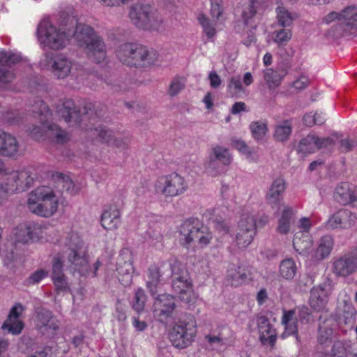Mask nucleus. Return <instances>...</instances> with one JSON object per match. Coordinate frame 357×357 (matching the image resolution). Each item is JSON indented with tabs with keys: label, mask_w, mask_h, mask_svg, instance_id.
<instances>
[{
	"label": "nucleus",
	"mask_w": 357,
	"mask_h": 357,
	"mask_svg": "<svg viewBox=\"0 0 357 357\" xmlns=\"http://www.w3.org/2000/svg\"><path fill=\"white\" fill-rule=\"evenodd\" d=\"M22 60L20 54L13 52L0 51V82L9 83L13 82L15 76L12 70L6 68V66L15 65Z\"/></svg>",
	"instance_id": "13"
},
{
	"label": "nucleus",
	"mask_w": 357,
	"mask_h": 357,
	"mask_svg": "<svg viewBox=\"0 0 357 357\" xmlns=\"http://www.w3.org/2000/svg\"><path fill=\"white\" fill-rule=\"evenodd\" d=\"M334 197L337 202L346 205L357 200V188L348 183H341L335 189Z\"/></svg>",
	"instance_id": "24"
},
{
	"label": "nucleus",
	"mask_w": 357,
	"mask_h": 357,
	"mask_svg": "<svg viewBox=\"0 0 357 357\" xmlns=\"http://www.w3.org/2000/svg\"><path fill=\"white\" fill-rule=\"evenodd\" d=\"M274 33L275 37L273 40L279 45L286 44L292 36L291 31L289 29H282L280 30L275 31Z\"/></svg>",
	"instance_id": "53"
},
{
	"label": "nucleus",
	"mask_w": 357,
	"mask_h": 357,
	"mask_svg": "<svg viewBox=\"0 0 357 357\" xmlns=\"http://www.w3.org/2000/svg\"><path fill=\"white\" fill-rule=\"evenodd\" d=\"M291 132V121L288 119L275 126L273 136L277 141L283 142L289 139Z\"/></svg>",
	"instance_id": "38"
},
{
	"label": "nucleus",
	"mask_w": 357,
	"mask_h": 357,
	"mask_svg": "<svg viewBox=\"0 0 357 357\" xmlns=\"http://www.w3.org/2000/svg\"><path fill=\"white\" fill-rule=\"evenodd\" d=\"M50 136L54 139L57 143H63L68 140V134L63 130L61 129L57 125L52 124L48 127Z\"/></svg>",
	"instance_id": "50"
},
{
	"label": "nucleus",
	"mask_w": 357,
	"mask_h": 357,
	"mask_svg": "<svg viewBox=\"0 0 357 357\" xmlns=\"http://www.w3.org/2000/svg\"><path fill=\"white\" fill-rule=\"evenodd\" d=\"M197 19L208 38H213L216 35V30L211 20L204 13H200Z\"/></svg>",
	"instance_id": "47"
},
{
	"label": "nucleus",
	"mask_w": 357,
	"mask_h": 357,
	"mask_svg": "<svg viewBox=\"0 0 357 357\" xmlns=\"http://www.w3.org/2000/svg\"><path fill=\"white\" fill-rule=\"evenodd\" d=\"M162 277L161 269L157 265L153 264L148 268L146 285L151 295L153 297L157 295V289L160 284Z\"/></svg>",
	"instance_id": "30"
},
{
	"label": "nucleus",
	"mask_w": 357,
	"mask_h": 357,
	"mask_svg": "<svg viewBox=\"0 0 357 357\" xmlns=\"http://www.w3.org/2000/svg\"><path fill=\"white\" fill-rule=\"evenodd\" d=\"M215 229L222 234H226L229 232V225L225 220L215 219L213 221Z\"/></svg>",
	"instance_id": "63"
},
{
	"label": "nucleus",
	"mask_w": 357,
	"mask_h": 357,
	"mask_svg": "<svg viewBox=\"0 0 357 357\" xmlns=\"http://www.w3.org/2000/svg\"><path fill=\"white\" fill-rule=\"evenodd\" d=\"M350 346L343 342L336 341L333 343L331 352L330 357H347L349 351Z\"/></svg>",
	"instance_id": "48"
},
{
	"label": "nucleus",
	"mask_w": 357,
	"mask_h": 357,
	"mask_svg": "<svg viewBox=\"0 0 357 357\" xmlns=\"http://www.w3.org/2000/svg\"><path fill=\"white\" fill-rule=\"evenodd\" d=\"M116 272L119 281L125 287L130 285L132 281L133 266L130 251L122 249L116 261Z\"/></svg>",
	"instance_id": "11"
},
{
	"label": "nucleus",
	"mask_w": 357,
	"mask_h": 357,
	"mask_svg": "<svg viewBox=\"0 0 357 357\" xmlns=\"http://www.w3.org/2000/svg\"><path fill=\"white\" fill-rule=\"evenodd\" d=\"M172 270V287L181 301L189 303L193 301L192 282L185 266L177 259L169 260Z\"/></svg>",
	"instance_id": "6"
},
{
	"label": "nucleus",
	"mask_w": 357,
	"mask_h": 357,
	"mask_svg": "<svg viewBox=\"0 0 357 357\" xmlns=\"http://www.w3.org/2000/svg\"><path fill=\"white\" fill-rule=\"evenodd\" d=\"M231 145L233 147L236 149L238 151H240L243 154H245L247 155H251L252 153V151L248 147V146L246 144V143L241 139H236V138L232 139H231Z\"/></svg>",
	"instance_id": "58"
},
{
	"label": "nucleus",
	"mask_w": 357,
	"mask_h": 357,
	"mask_svg": "<svg viewBox=\"0 0 357 357\" xmlns=\"http://www.w3.org/2000/svg\"><path fill=\"white\" fill-rule=\"evenodd\" d=\"M255 229V215L249 212L243 213L241 215L236 235V245L239 248H245L252 243L256 233Z\"/></svg>",
	"instance_id": "9"
},
{
	"label": "nucleus",
	"mask_w": 357,
	"mask_h": 357,
	"mask_svg": "<svg viewBox=\"0 0 357 357\" xmlns=\"http://www.w3.org/2000/svg\"><path fill=\"white\" fill-rule=\"evenodd\" d=\"M333 271L338 277H347L357 271V256H344L333 263Z\"/></svg>",
	"instance_id": "19"
},
{
	"label": "nucleus",
	"mask_w": 357,
	"mask_h": 357,
	"mask_svg": "<svg viewBox=\"0 0 357 357\" xmlns=\"http://www.w3.org/2000/svg\"><path fill=\"white\" fill-rule=\"evenodd\" d=\"M228 89L229 92L232 95H236L238 93L243 91V88L241 84V77H231L227 85Z\"/></svg>",
	"instance_id": "55"
},
{
	"label": "nucleus",
	"mask_w": 357,
	"mask_h": 357,
	"mask_svg": "<svg viewBox=\"0 0 357 357\" xmlns=\"http://www.w3.org/2000/svg\"><path fill=\"white\" fill-rule=\"evenodd\" d=\"M312 245V241L310 236L302 233L301 236L296 234L293 240L294 250L300 255H307Z\"/></svg>",
	"instance_id": "36"
},
{
	"label": "nucleus",
	"mask_w": 357,
	"mask_h": 357,
	"mask_svg": "<svg viewBox=\"0 0 357 357\" xmlns=\"http://www.w3.org/2000/svg\"><path fill=\"white\" fill-rule=\"evenodd\" d=\"M185 79L183 77L175 76L170 82L168 93L174 97L185 89Z\"/></svg>",
	"instance_id": "49"
},
{
	"label": "nucleus",
	"mask_w": 357,
	"mask_h": 357,
	"mask_svg": "<svg viewBox=\"0 0 357 357\" xmlns=\"http://www.w3.org/2000/svg\"><path fill=\"white\" fill-rule=\"evenodd\" d=\"M53 178L56 183V187L60 188L61 191H66L70 194L76 192L75 184L69 176L56 173L53 175Z\"/></svg>",
	"instance_id": "40"
},
{
	"label": "nucleus",
	"mask_w": 357,
	"mask_h": 357,
	"mask_svg": "<svg viewBox=\"0 0 357 357\" xmlns=\"http://www.w3.org/2000/svg\"><path fill=\"white\" fill-rule=\"evenodd\" d=\"M93 135H97L99 139L109 144L112 142L113 137H114V132L104 127L100 126L93 130Z\"/></svg>",
	"instance_id": "52"
},
{
	"label": "nucleus",
	"mask_w": 357,
	"mask_h": 357,
	"mask_svg": "<svg viewBox=\"0 0 357 357\" xmlns=\"http://www.w3.org/2000/svg\"><path fill=\"white\" fill-rule=\"evenodd\" d=\"M47 66L56 78L64 79L70 75L73 63L68 57L59 54L50 59Z\"/></svg>",
	"instance_id": "15"
},
{
	"label": "nucleus",
	"mask_w": 357,
	"mask_h": 357,
	"mask_svg": "<svg viewBox=\"0 0 357 357\" xmlns=\"http://www.w3.org/2000/svg\"><path fill=\"white\" fill-rule=\"evenodd\" d=\"M316 151L315 135H308L302 139L298 146V151L303 153H311Z\"/></svg>",
	"instance_id": "44"
},
{
	"label": "nucleus",
	"mask_w": 357,
	"mask_h": 357,
	"mask_svg": "<svg viewBox=\"0 0 357 357\" xmlns=\"http://www.w3.org/2000/svg\"><path fill=\"white\" fill-rule=\"evenodd\" d=\"M120 222L121 213L116 206H109L101 215V225L107 230L117 229Z\"/></svg>",
	"instance_id": "29"
},
{
	"label": "nucleus",
	"mask_w": 357,
	"mask_h": 357,
	"mask_svg": "<svg viewBox=\"0 0 357 357\" xmlns=\"http://www.w3.org/2000/svg\"><path fill=\"white\" fill-rule=\"evenodd\" d=\"M210 13L214 20H219L224 11L222 0H210Z\"/></svg>",
	"instance_id": "54"
},
{
	"label": "nucleus",
	"mask_w": 357,
	"mask_h": 357,
	"mask_svg": "<svg viewBox=\"0 0 357 357\" xmlns=\"http://www.w3.org/2000/svg\"><path fill=\"white\" fill-rule=\"evenodd\" d=\"M75 40L77 45L84 49L89 59L97 63H100L105 60L107 55L105 44L92 27L79 24L77 26Z\"/></svg>",
	"instance_id": "3"
},
{
	"label": "nucleus",
	"mask_w": 357,
	"mask_h": 357,
	"mask_svg": "<svg viewBox=\"0 0 357 357\" xmlns=\"http://www.w3.org/2000/svg\"><path fill=\"white\" fill-rule=\"evenodd\" d=\"M37 322V326L40 328L45 327L56 331L59 328V321L52 314L51 311L46 309H41L38 312Z\"/></svg>",
	"instance_id": "33"
},
{
	"label": "nucleus",
	"mask_w": 357,
	"mask_h": 357,
	"mask_svg": "<svg viewBox=\"0 0 357 357\" xmlns=\"http://www.w3.org/2000/svg\"><path fill=\"white\" fill-rule=\"evenodd\" d=\"M356 312V310L353 305L345 303L342 313L345 324H353Z\"/></svg>",
	"instance_id": "56"
},
{
	"label": "nucleus",
	"mask_w": 357,
	"mask_h": 357,
	"mask_svg": "<svg viewBox=\"0 0 357 357\" xmlns=\"http://www.w3.org/2000/svg\"><path fill=\"white\" fill-rule=\"evenodd\" d=\"M251 275L248 268L233 266L227 271V279L231 286L238 287L250 280Z\"/></svg>",
	"instance_id": "26"
},
{
	"label": "nucleus",
	"mask_w": 357,
	"mask_h": 357,
	"mask_svg": "<svg viewBox=\"0 0 357 357\" xmlns=\"http://www.w3.org/2000/svg\"><path fill=\"white\" fill-rule=\"evenodd\" d=\"M334 245L332 236L326 235L323 236L319 243L317 248L312 254V259L314 261H321L326 259L331 254Z\"/></svg>",
	"instance_id": "28"
},
{
	"label": "nucleus",
	"mask_w": 357,
	"mask_h": 357,
	"mask_svg": "<svg viewBox=\"0 0 357 357\" xmlns=\"http://www.w3.org/2000/svg\"><path fill=\"white\" fill-rule=\"evenodd\" d=\"M294 211L291 207L284 206L276 230L281 234H287L289 230L291 223L294 222Z\"/></svg>",
	"instance_id": "34"
},
{
	"label": "nucleus",
	"mask_w": 357,
	"mask_h": 357,
	"mask_svg": "<svg viewBox=\"0 0 357 357\" xmlns=\"http://www.w3.org/2000/svg\"><path fill=\"white\" fill-rule=\"evenodd\" d=\"M354 6H348L340 12V20L343 21L347 31H357V13Z\"/></svg>",
	"instance_id": "35"
},
{
	"label": "nucleus",
	"mask_w": 357,
	"mask_h": 357,
	"mask_svg": "<svg viewBox=\"0 0 357 357\" xmlns=\"http://www.w3.org/2000/svg\"><path fill=\"white\" fill-rule=\"evenodd\" d=\"M333 321L320 316L318 324L317 341L321 344H325L331 342L333 335Z\"/></svg>",
	"instance_id": "32"
},
{
	"label": "nucleus",
	"mask_w": 357,
	"mask_h": 357,
	"mask_svg": "<svg viewBox=\"0 0 357 357\" xmlns=\"http://www.w3.org/2000/svg\"><path fill=\"white\" fill-rule=\"evenodd\" d=\"M29 229L31 231V236H33V241L38 239L41 236L45 227L38 223L29 222Z\"/></svg>",
	"instance_id": "64"
},
{
	"label": "nucleus",
	"mask_w": 357,
	"mask_h": 357,
	"mask_svg": "<svg viewBox=\"0 0 357 357\" xmlns=\"http://www.w3.org/2000/svg\"><path fill=\"white\" fill-rule=\"evenodd\" d=\"M56 113L59 116L63 119L66 122L73 121L79 123L80 121L79 111L77 109L72 100H67L58 106Z\"/></svg>",
	"instance_id": "27"
},
{
	"label": "nucleus",
	"mask_w": 357,
	"mask_h": 357,
	"mask_svg": "<svg viewBox=\"0 0 357 357\" xmlns=\"http://www.w3.org/2000/svg\"><path fill=\"white\" fill-rule=\"evenodd\" d=\"M22 310L23 306L20 303H17L13 306L10 311L7 320L3 324L2 328L8 330V333L13 335L20 334L24 327L22 322L18 320Z\"/></svg>",
	"instance_id": "23"
},
{
	"label": "nucleus",
	"mask_w": 357,
	"mask_h": 357,
	"mask_svg": "<svg viewBox=\"0 0 357 357\" xmlns=\"http://www.w3.org/2000/svg\"><path fill=\"white\" fill-rule=\"evenodd\" d=\"M8 181L12 186V190L24 191L29 188L32 182L33 178L31 177L29 172L23 171H15L10 172Z\"/></svg>",
	"instance_id": "22"
},
{
	"label": "nucleus",
	"mask_w": 357,
	"mask_h": 357,
	"mask_svg": "<svg viewBox=\"0 0 357 357\" xmlns=\"http://www.w3.org/2000/svg\"><path fill=\"white\" fill-rule=\"evenodd\" d=\"M77 19L73 16H66L61 22V28L57 29L48 20H42L38 26L37 34L40 43L50 49L58 50L66 47L69 39L77 32Z\"/></svg>",
	"instance_id": "1"
},
{
	"label": "nucleus",
	"mask_w": 357,
	"mask_h": 357,
	"mask_svg": "<svg viewBox=\"0 0 357 357\" xmlns=\"http://www.w3.org/2000/svg\"><path fill=\"white\" fill-rule=\"evenodd\" d=\"M116 56L123 63L135 68L149 67L155 65L158 59V54L155 50L129 43L118 47Z\"/></svg>",
	"instance_id": "2"
},
{
	"label": "nucleus",
	"mask_w": 357,
	"mask_h": 357,
	"mask_svg": "<svg viewBox=\"0 0 357 357\" xmlns=\"http://www.w3.org/2000/svg\"><path fill=\"white\" fill-rule=\"evenodd\" d=\"M175 298L169 294H163L155 298L153 314L162 324H167L176 309Z\"/></svg>",
	"instance_id": "10"
},
{
	"label": "nucleus",
	"mask_w": 357,
	"mask_h": 357,
	"mask_svg": "<svg viewBox=\"0 0 357 357\" xmlns=\"http://www.w3.org/2000/svg\"><path fill=\"white\" fill-rule=\"evenodd\" d=\"M330 294V285L327 284H320L311 289L309 303L311 307L317 312L326 309Z\"/></svg>",
	"instance_id": "18"
},
{
	"label": "nucleus",
	"mask_w": 357,
	"mask_h": 357,
	"mask_svg": "<svg viewBox=\"0 0 357 357\" xmlns=\"http://www.w3.org/2000/svg\"><path fill=\"white\" fill-rule=\"evenodd\" d=\"M52 279L57 293L60 291H66L69 289L66 275L61 277L52 278Z\"/></svg>",
	"instance_id": "60"
},
{
	"label": "nucleus",
	"mask_w": 357,
	"mask_h": 357,
	"mask_svg": "<svg viewBox=\"0 0 357 357\" xmlns=\"http://www.w3.org/2000/svg\"><path fill=\"white\" fill-rule=\"evenodd\" d=\"M205 340L214 349H218L224 345L223 339L220 335L208 334L205 336Z\"/></svg>",
	"instance_id": "62"
},
{
	"label": "nucleus",
	"mask_w": 357,
	"mask_h": 357,
	"mask_svg": "<svg viewBox=\"0 0 357 357\" xmlns=\"http://www.w3.org/2000/svg\"><path fill=\"white\" fill-rule=\"evenodd\" d=\"M129 17L132 23L139 29H146L153 25V13L149 5H132L130 9Z\"/></svg>",
	"instance_id": "12"
},
{
	"label": "nucleus",
	"mask_w": 357,
	"mask_h": 357,
	"mask_svg": "<svg viewBox=\"0 0 357 357\" xmlns=\"http://www.w3.org/2000/svg\"><path fill=\"white\" fill-rule=\"evenodd\" d=\"M315 144L316 150H319L331 147L335 144V142L333 138L329 137L321 138L315 135Z\"/></svg>",
	"instance_id": "61"
},
{
	"label": "nucleus",
	"mask_w": 357,
	"mask_h": 357,
	"mask_svg": "<svg viewBox=\"0 0 357 357\" xmlns=\"http://www.w3.org/2000/svg\"><path fill=\"white\" fill-rule=\"evenodd\" d=\"M36 106H39L40 110L36 112L35 109H33V112L35 114H38L40 121L43 122L47 121L51 114L47 105L43 101L40 100L36 102Z\"/></svg>",
	"instance_id": "59"
},
{
	"label": "nucleus",
	"mask_w": 357,
	"mask_h": 357,
	"mask_svg": "<svg viewBox=\"0 0 357 357\" xmlns=\"http://www.w3.org/2000/svg\"><path fill=\"white\" fill-rule=\"evenodd\" d=\"M297 272V266L292 259H284L280 266V274L286 280H291Z\"/></svg>",
	"instance_id": "39"
},
{
	"label": "nucleus",
	"mask_w": 357,
	"mask_h": 357,
	"mask_svg": "<svg viewBox=\"0 0 357 357\" xmlns=\"http://www.w3.org/2000/svg\"><path fill=\"white\" fill-rule=\"evenodd\" d=\"M68 260L75 266V269L79 271L87 266L88 261L84 251L78 249H71L68 255Z\"/></svg>",
	"instance_id": "37"
},
{
	"label": "nucleus",
	"mask_w": 357,
	"mask_h": 357,
	"mask_svg": "<svg viewBox=\"0 0 357 357\" xmlns=\"http://www.w3.org/2000/svg\"><path fill=\"white\" fill-rule=\"evenodd\" d=\"M146 300L147 296L144 290L141 287L136 289L134 299L132 303L133 310L138 314L142 312L144 310Z\"/></svg>",
	"instance_id": "42"
},
{
	"label": "nucleus",
	"mask_w": 357,
	"mask_h": 357,
	"mask_svg": "<svg viewBox=\"0 0 357 357\" xmlns=\"http://www.w3.org/2000/svg\"><path fill=\"white\" fill-rule=\"evenodd\" d=\"M31 233L29 223L19 225L15 234L16 241L22 243H28L33 241V236H31Z\"/></svg>",
	"instance_id": "45"
},
{
	"label": "nucleus",
	"mask_w": 357,
	"mask_h": 357,
	"mask_svg": "<svg viewBox=\"0 0 357 357\" xmlns=\"http://www.w3.org/2000/svg\"><path fill=\"white\" fill-rule=\"evenodd\" d=\"M257 325L261 342L273 347L277 340V333L269 319L264 315L259 316L257 318Z\"/></svg>",
	"instance_id": "20"
},
{
	"label": "nucleus",
	"mask_w": 357,
	"mask_h": 357,
	"mask_svg": "<svg viewBox=\"0 0 357 357\" xmlns=\"http://www.w3.org/2000/svg\"><path fill=\"white\" fill-rule=\"evenodd\" d=\"M178 233L180 243L186 248L196 243L201 247L206 246L212 239L208 228L195 218L185 220L178 227Z\"/></svg>",
	"instance_id": "4"
},
{
	"label": "nucleus",
	"mask_w": 357,
	"mask_h": 357,
	"mask_svg": "<svg viewBox=\"0 0 357 357\" xmlns=\"http://www.w3.org/2000/svg\"><path fill=\"white\" fill-rule=\"evenodd\" d=\"M286 189L285 180L282 177L276 178L271 183L266 193V200L272 207L278 206L283 198V193Z\"/></svg>",
	"instance_id": "25"
},
{
	"label": "nucleus",
	"mask_w": 357,
	"mask_h": 357,
	"mask_svg": "<svg viewBox=\"0 0 357 357\" xmlns=\"http://www.w3.org/2000/svg\"><path fill=\"white\" fill-rule=\"evenodd\" d=\"M277 20L278 24L282 27L289 26L292 24L296 16L290 13L285 7L279 6L276 8Z\"/></svg>",
	"instance_id": "41"
},
{
	"label": "nucleus",
	"mask_w": 357,
	"mask_h": 357,
	"mask_svg": "<svg viewBox=\"0 0 357 357\" xmlns=\"http://www.w3.org/2000/svg\"><path fill=\"white\" fill-rule=\"evenodd\" d=\"M264 79L270 89H275L278 86L282 81V78L278 73L273 68H267L264 70Z\"/></svg>",
	"instance_id": "46"
},
{
	"label": "nucleus",
	"mask_w": 357,
	"mask_h": 357,
	"mask_svg": "<svg viewBox=\"0 0 357 357\" xmlns=\"http://www.w3.org/2000/svg\"><path fill=\"white\" fill-rule=\"evenodd\" d=\"M357 147V140L344 138L340 140L339 150L342 153H347Z\"/></svg>",
	"instance_id": "57"
},
{
	"label": "nucleus",
	"mask_w": 357,
	"mask_h": 357,
	"mask_svg": "<svg viewBox=\"0 0 357 357\" xmlns=\"http://www.w3.org/2000/svg\"><path fill=\"white\" fill-rule=\"evenodd\" d=\"M27 205L31 213L48 218L57 211L58 199L52 190L43 186L29 194Z\"/></svg>",
	"instance_id": "5"
},
{
	"label": "nucleus",
	"mask_w": 357,
	"mask_h": 357,
	"mask_svg": "<svg viewBox=\"0 0 357 357\" xmlns=\"http://www.w3.org/2000/svg\"><path fill=\"white\" fill-rule=\"evenodd\" d=\"M282 324L284 326V331L281 335L282 339L289 335H294L296 343L301 344V340L298 335L297 318L295 316V310H284L282 317Z\"/></svg>",
	"instance_id": "21"
},
{
	"label": "nucleus",
	"mask_w": 357,
	"mask_h": 357,
	"mask_svg": "<svg viewBox=\"0 0 357 357\" xmlns=\"http://www.w3.org/2000/svg\"><path fill=\"white\" fill-rule=\"evenodd\" d=\"M356 215L347 209H340L331 215L326 223L328 229H347L356 221Z\"/></svg>",
	"instance_id": "16"
},
{
	"label": "nucleus",
	"mask_w": 357,
	"mask_h": 357,
	"mask_svg": "<svg viewBox=\"0 0 357 357\" xmlns=\"http://www.w3.org/2000/svg\"><path fill=\"white\" fill-rule=\"evenodd\" d=\"M188 188L185 178L176 172L160 176L155 183V189L165 197H176L184 193Z\"/></svg>",
	"instance_id": "8"
},
{
	"label": "nucleus",
	"mask_w": 357,
	"mask_h": 357,
	"mask_svg": "<svg viewBox=\"0 0 357 357\" xmlns=\"http://www.w3.org/2000/svg\"><path fill=\"white\" fill-rule=\"evenodd\" d=\"M270 0H248L243 6L241 18L245 25L250 24L252 28L255 29L253 25L254 18L261 11L268 7Z\"/></svg>",
	"instance_id": "17"
},
{
	"label": "nucleus",
	"mask_w": 357,
	"mask_h": 357,
	"mask_svg": "<svg viewBox=\"0 0 357 357\" xmlns=\"http://www.w3.org/2000/svg\"><path fill=\"white\" fill-rule=\"evenodd\" d=\"M250 128L252 137L257 141L261 140L268 130L266 123L261 121L252 122Z\"/></svg>",
	"instance_id": "43"
},
{
	"label": "nucleus",
	"mask_w": 357,
	"mask_h": 357,
	"mask_svg": "<svg viewBox=\"0 0 357 357\" xmlns=\"http://www.w3.org/2000/svg\"><path fill=\"white\" fill-rule=\"evenodd\" d=\"M196 333V325L193 320H179L172 328L169 337L174 347L184 349L194 341Z\"/></svg>",
	"instance_id": "7"
},
{
	"label": "nucleus",
	"mask_w": 357,
	"mask_h": 357,
	"mask_svg": "<svg viewBox=\"0 0 357 357\" xmlns=\"http://www.w3.org/2000/svg\"><path fill=\"white\" fill-rule=\"evenodd\" d=\"M21 155L20 144L12 134L0 130V156L17 159Z\"/></svg>",
	"instance_id": "14"
},
{
	"label": "nucleus",
	"mask_w": 357,
	"mask_h": 357,
	"mask_svg": "<svg viewBox=\"0 0 357 357\" xmlns=\"http://www.w3.org/2000/svg\"><path fill=\"white\" fill-rule=\"evenodd\" d=\"M231 157L229 150L227 148L220 146H216L213 148L212 152L209 156V167L214 168L218 162H220L224 166L229 165L231 163Z\"/></svg>",
	"instance_id": "31"
},
{
	"label": "nucleus",
	"mask_w": 357,
	"mask_h": 357,
	"mask_svg": "<svg viewBox=\"0 0 357 357\" xmlns=\"http://www.w3.org/2000/svg\"><path fill=\"white\" fill-rule=\"evenodd\" d=\"M63 263L61 256L58 254L53 257L52 268V278L64 276Z\"/></svg>",
	"instance_id": "51"
}]
</instances>
